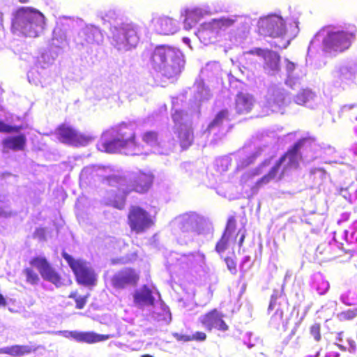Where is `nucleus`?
Here are the masks:
<instances>
[{"mask_svg": "<svg viewBox=\"0 0 357 357\" xmlns=\"http://www.w3.org/2000/svg\"><path fill=\"white\" fill-rule=\"evenodd\" d=\"M98 149L108 153L139 155L142 146L138 143L132 125L122 122L105 131L97 144Z\"/></svg>", "mask_w": 357, "mask_h": 357, "instance_id": "nucleus-1", "label": "nucleus"}, {"mask_svg": "<svg viewBox=\"0 0 357 357\" xmlns=\"http://www.w3.org/2000/svg\"><path fill=\"white\" fill-rule=\"evenodd\" d=\"M149 60L152 67L167 78L178 76L184 66L179 50L168 45H158L151 52Z\"/></svg>", "mask_w": 357, "mask_h": 357, "instance_id": "nucleus-2", "label": "nucleus"}, {"mask_svg": "<svg viewBox=\"0 0 357 357\" xmlns=\"http://www.w3.org/2000/svg\"><path fill=\"white\" fill-rule=\"evenodd\" d=\"M45 24V17L41 12L31 7H22L14 13L11 31L36 38L43 30Z\"/></svg>", "mask_w": 357, "mask_h": 357, "instance_id": "nucleus-3", "label": "nucleus"}, {"mask_svg": "<svg viewBox=\"0 0 357 357\" xmlns=\"http://www.w3.org/2000/svg\"><path fill=\"white\" fill-rule=\"evenodd\" d=\"M140 27L133 22H123L115 27L112 35V43L118 49L130 50L139 43Z\"/></svg>", "mask_w": 357, "mask_h": 357, "instance_id": "nucleus-4", "label": "nucleus"}, {"mask_svg": "<svg viewBox=\"0 0 357 357\" xmlns=\"http://www.w3.org/2000/svg\"><path fill=\"white\" fill-rule=\"evenodd\" d=\"M355 36L352 32L330 31L323 39V50L326 52H343L351 47Z\"/></svg>", "mask_w": 357, "mask_h": 357, "instance_id": "nucleus-5", "label": "nucleus"}, {"mask_svg": "<svg viewBox=\"0 0 357 357\" xmlns=\"http://www.w3.org/2000/svg\"><path fill=\"white\" fill-rule=\"evenodd\" d=\"M123 183H119V195L114 201L113 206L118 208L122 209L125 206L126 196L131 192L134 191L137 193L146 192L151 188V180H120Z\"/></svg>", "mask_w": 357, "mask_h": 357, "instance_id": "nucleus-6", "label": "nucleus"}, {"mask_svg": "<svg viewBox=\"0 0 357 357\" xmlns=\"http://www.w3.org/2000/svg\"><path fill=\"white\" fill-rule=\"evenodd\" d=\"M29 263L38 271L43 280L54 284L56 287L68 286L72 283L69 278H61L46 258L43 257H34Z\"/></svg>", "mask_w": 357, "mask_h": 357, "instance_id": "nucleus-7", "label": "nucleus"}, {"mask_svg": "<svg viewBox=\"0 0 357 357\" xmlns=\"http://www.w3.org/2000/svg\"><path fill=\"white\" fill-rule=\"evenodd\" d=\"M54 135L59 142L76 147L86 146L93 139L92 137L80 133L66 123L58 126Z\"/></svg>", "mask_w": 357, "mask_h": 357, "instance_id": "nucleus-8", "label": "nucleus"}, {"mask_svg": "<svg viewBox=\"0 0 357 357\" xmlns=\"http://www.w3.org/2000/svg\"><path fill=\"white\" fill-rule=\"evenodd\" d=\"M62 256L74 272L79 283L84 285L94 284L96 275L89 264L82 259H75L65 252L62 253Z\"/></svg>", "mask_w": 357, "mask_h": 357, "instance_id": "nucleus-9", "label": "nucleus"}, {"mask_svg": "<svg viewBox=\"0 0 357 357\" xmlns=\"http://www.w3.org/2000/svg\"><path fill=\"white\" fill-rule=\"evenodd\" d=\"M258 32L264 36L278 38L286 33V26L283 19L276 15L261 18L258 22Z\"/></svg>", "mask_w": 357, "mask_h": 357, "instance_id": "nucleus-10", "label": "nucleus"}, {"mask_svg": "<svg viewBox=\"0 0 357 357\" xmlns=\"http://www.w3.org/2000/svg\"><path fill=\"white\" fill-rule=\"evenodd\" d=\"M311 139L307 137L298 139L279 158L280 162L283 163V166L289 172L298 169L299 167V162L302 159L300 150L305 145L310 146L311 144Z\"/></svg>", "mask_w": 357, "mask_h": 357, "instance_id": "nucleus-11", "label": "nucleus"}, {"mask_svg": "<svg viewBox=\"0 0 357 357\" xmlns=\"http://www.w3.org/2000/svg\"><path fill=\"white\" fill-rule=\"evenodd\" d=\"M128 225L136 234L144 233L153 224L150 215L139 206H132L128 216Z\"/></svg>", "mask_w": 357, "mask_h": 357, "instance_id": "nucleus-12", "label": "nucleus"}, {"mask_svg": "<svg viewBox=\"0 0 357 357\" xmlns=\"http://www.w3.org/2000/svg\"><path fill=\"white\" fill-rule=\"evenodd\" d=\"M138 280V275L133 269L125 268L114 275L112 284L115 289H121L136 285Z\"/></svg>", "mask_w": 357, "mask_h": 357, "instance_id": "nucleus-13", "label": "nucleus"}, {"mask_svg": "<svg viewBox=\"0 0 357 357\" xmlns=\"http://www.w3.org/2000/svg\"><path fill=\"white\" fill-rule=\"evenodd\" d=\"M103 35L98 27L93 25L85 26L79 33L77 45L82 47L89 44H98L102 42Z\"/></svg>", "mask_w": 357, "mask_h": 357, "instance_id": "nucleus-14", "label": "nucleus"}, {"mask_svg": "<svg viewBox=\"0 0 357 357\" xmlns=\"http://www.w3.org/2000/svg\"><path fill=\"white\" fill-rule=\"evenodd\" d=\"M222 314L218 310H213L205 315L199 317V320L202 325L208 331H211L213 328L225 331L228 329V326L222 320Z\"/></svg>", "mask_w": 357, "mask_h": 357, "instance_id": "nucleus-15", "label": "nucleus"}, {"mask_svg": "<svg viewBox=\"0 0 357 357\" xmlns=\"http://www.w3.org/2000/svg\"><path fill=\"white\" fill-rule=\"evenodd\" d=\"M151 22L156 31L160 34L172 35L178 29L176 22L167 16H155L152 18Z\"/></svg>", "mask_w": 357, "mask_h": 357, "instance_id": "nucleus-16", "label": "nucleus"}, {"mask_svg": "<svg viewBox=\"0 0 357 357\" xmlns=\"http://www.w3.org/2000/svg\"><path fill=\"white\" fill-rule=\"evenodd\" d=\"M255 99L252 95L238 92L235 98V110L239 115L247 114L250 113L254 106Z\"/></svg>", "mask_w": 357, "mask_h": 357, "instance_id": "nucleus-17", "label": "nucleus"}, {"mask_svg": "<svg viewBox=\"0 0 357 357\" xmlns=\"http://www.w3.org/2000/svg\"><path fill=\"white\" fill-rule=\"evenodd\" d=\"M199 219L198 215L195 213H185L177 217L174 220V224L183 232H190L196 229Z\"/></svg>", "mask_w": 357, "mask_h": 357, "instance_id": "nucleus-18", "label": "nucleus"}, {"mask_svg": "<svg viewBox=\"0 0 357 357\" xmlns=\"http://www.w3.org/2000/svg\"><path fill=\"white\" fill-rule=\"evenodd\" d=\"M2 145L8 150L24 151L26 145V137L24 134L7 137L3 139Z\"/></svg>", "mask_w": 357, "mask_h": 357, "instance_id": "nucleus-19", "label": "nucleus"}, {"mask_svg": "<svg viewBox=\"0 0 357 357\" xmlns=\"http://www.w3.org/2000/svg\"><path fill=\"white\" fill-rule=\"evenodd\" d=\"M133 297L134 303L138 307L154 304L155 298L152 296L151 291L146 286H144L141 289L136 291Z\"/></svg>", "mask_w": 357, "mask_h": 357, "instance_id": "nucleus-20", "label": "nucleus"}, {"mask_svg": "<svg viewBox=\"0 0 357 357\" xmlns=\"http://www.w3.org/2000/svg\"><path fill=\"white\" fill-rule=\"evenodd\" d=\"M264 68L268 73H276L280 70V56L273 50H268L266 54L264 57Z\"/></svg>", "mask_w": 357, "mask_h": 357, "instance_id": "nucleus-21", "label": "nucleus"}, {"mask_svg": "<svg viewBox=\"0 0 357 357\" xmlns=\"http://www.w3.org/2000/svg\"><path fill=\"white\" fill-rule=\"evenodd\" d=\"M178 142L183 150L188 149L194 142V132L191 126L185 125L178 131Z\"/></svg>", "mask_w": 357, "mask_h": 357, "instance_id": "nucleus-22", "label": "nucleus"}, {"mask_svg": "<svg viewBox=\"0 0 357 357\" xmlns=\"http://www.w3.org/2000/svg\"><path fill=\"white\" fill-rule=\"evenodd\" d=\"M236 20L231 17H220L213 19L208 23L206 24V29L212 31L225 30L234 25Z\"/></svg>", "mask_w": 357, "mask_h": 357, "instance_id": "nucleus-23", "label": "nucleus"}, {"mask_svg": "<svg viewBox=\"0 0 357 357\" xmlns=\"http://www.w3.org/2000/svg\"><path fill=\"white\" fill-rule=\"evenodd\" d=\"M37 348H32L29 345H15L0 349V354H9L13 356H21L36 351Z\"/></svg>", "mask_w": 357, "mask_h": 357, "instance_id": "nucleus-24", "label": "nucleus"}, {"mask_svg": "<svg viewBox=\"0 0 357 357\" xmlns=\"http://www.w3.org/2000/svg\"><path fill=\"white\" fill-rule=\"evenodd\" d=\"M263 181L258 180L255 182L254 180H241V192L240 193L244 197L253 196L257 192Z\"/></svg>", "mask_w": 357, "mask_h": 357, "instance_id": "nucleus-25", "label": "nucleus"}, {"mask_svg": "<svg viewBox=\"0 0 357 357\" xmlns=\"http://www.w3.org/2000/svg\"><path fill=\"white\" fill-rule=\"evenodd\" d=\"M108 339V336L97 334L94 332H80L77 331L76 341L79 342H85L93 344Z\"/></svg>", "mask_w": 357, "mask_h": 357, "instance_id": "nucleus-26", "label": "nucleus"}, {"mask_svg": "<svg viewBox=\"0 0 357 357\" xmlns=\"http://www.w3.org/2000/svg\"><path fill=\"white\" fill-rule=\"evenodd\" d=\"M289 173V172L283 166V163L278 160L261 178H282Z\"/></svg>", "mask_w": 357, "mask_h": 357, "instance_id": "nucleus-27", "label": "nucleus"}, {"mask_svg": "<svg viewBox=\"0 0 357 357\" xmlns=\"http://www.w3.org/2000/svg\"><path fill=\"white\" fill-rule=\"evenodd\" d=\"M105 169L98 166H89L84 167L79 176V178H89L93 177H105L103 174Z\"/></svg>", "mask_w": 357, "mask_h": 357, "instance_id": "nucleus-28", "label": "nucleus"}, {"mask_svg": "<svg viewBox=\"0 0 357 357\" xmlns=\"http://www.w3.org/2000/svg\"><path fill=\"white\" fill-rule=\"evenodd\" d=\"M142 140L146 145L155 146L159 145V134L155 130H147L141 135Z\"/></svg>", "mask_w": 357, "mask_h": 357, "instance_id": "nucleus-29", "label": "nucleus"}, {"mask_svg": "<svg viewBox=\"0 0 357 357\" xmlns=\"http://www.w3.org/2000/svg\"><path fill=\"white\" fill-rule=\"evenodd\" d=\"M26 278V282L31 285H37L40 281L38 275L31 268H26L22 271Z\"/></svg>", "mask_w": 357, "mask_h": 357, "instance_id": "nucleus-30", "label": "nucleus"}, {"mask_svg": "<svg viewBox=\"0 0 357 357\" xmlns=\"http://www.w3.org/2000/svg\"><path fill=\"white\" fill-rule=\"evenodd\" d=\"M200 15L197 10L188 11L184 20V24L185 26H186V29H191L192 26L197 24Z\"/></svg>", "mask_w": 357, "mask_h": 357, "instance_id": "nucleus-31", "label": "nucleus"}, {"mask_svg": "<svg viewBox=\"0 0 357 357\" xmlns=\"http://www.w3.org/2000/svg\"><path fill=\"white\" fill-rule=\"evenodd\" d=\"M311 94L312 93L310 91L303 89L296 95L294 100L296 104L303 105L309 101L311 98Z\"/></svg>", "mask_w": 357, "mask_h": 357, "instance_id": "nucleus-32", "label": "nucleus"}, {"mask_svg": "<svg viewBox=\"0 0 357 357\" xmlns=\"http://www.w3.org/2000/svg\"><path fill=\"white\" fill-rule=\"evenodd\" d=\"M229 112L227 109H222L217 113L211 123V126H217L221 125L225 120L228 119Z\"/></svg>", "mask_w": 357, "mask_h": 357, "instance_id": "nucleus-33", "label": "nucleus"}, {"mask_svg": "<svg viewBox=\"0 0 357 357\" xmlns=\"http://www.w3.org/2000/svg\"><path fill=\"white\" fill-rule=\"evenodd\" d=\"M22 129V126H13L5 123L3 121H0V132L3 133H12L18 132Z\"/></svg>", "mask_w": 357, "mask_h": 357, "instance_id": "nucleus-34", "label": "nucleus"}, {"mask_svg": "<svg viewBox=\"0 0 357 357\" xmlns=\"http://www.w3.org/2000/svg\"><path fill=\"white\" fill-rule=\"evenodd\" d=\"M236 228V220L234 217L231 216L229 218L227 223V226L225 228V231L223 234V235H225L226 236H229L231 234V233L234 231Z\"/></svg>", "mask_w": 357, "mask_h": 357, "instance_id": "nucleus-35", "label": "nucleus"}, {"mask_svg": "<svg viewBox=\"0 0 357 357\" xmlns=\"http://www.w3.org/2000/svg\"><path fill=\"white\" fill-rule=\"evenodd\" d=\"M228 241H229V236L222 235L221 239L216 244L215 250L218 253L223 252L227 249Z\"/></svg>", "mask_w": 357, "mask_h": 357, "instance_id": "nucleus-36", "label": "nucleus"}, {"mask_svg": "<svg viewBox=\"0 0 357 357\" xmlns=\"http://www.w3.org/2000/svg\"><path fill=\"white\" fill-rule=\"evenodd\" d=\"M357 316V311L354 310H348L347 311L342 312L339 314L340 319L349 320L352 319Z\"/></svg>", "mask_w": 357, "mask_h": 357, "instance_id": "nucleus-37", "label": "nucleus"}, {"mask_svg": "<svg viewBox=\"0 0 357 357\" xmlns=\"http://www.w3.org/2000/svg\"><path fill=\"white\" fill-rule=\"evenodd\" d=\"M330 288V284L326 280H322L318 285L317 290L320 295L325 294Z\"/></svg>", "mask_w": 357, "mask_h": 357, "instance_id": "nucleus-38", "label": "nucleus"}, {"mask_svg": "<svg viewBox=\"0 0 357 357\" xmlns=\"http://www.w3.org/2000/svg\"><path fill=\"white\" fill-rule=\"evenodd\" d=\"M52 333L55 335H62L63 337L66 338L72 337L73 339L76 340L77 331H59L56 332H52Z\"/></svg>", "mask_w": 357, "mask_h": 357, "instance_id": "nucleus-39", "label": "nucleus"}, {"mask_svg": "<svg viewBox=\"0 0 357 357\" xmlns=\"http://www.w3.org/2000/svg\"><path fill=\"white\" fill-rule=\"evenodd\" d=\"M310 333L314 337L316 341H319L321 340L319 325L314 324L310 328Z\"/></svg>", "mask_w": 357, "mask_h": 357, "instance_id": "nucleus-40", "label": "nucleus"}, {"mask_svg": "<svg viewBox=\"0 0 357 357\" xmlns=\"http://www.w3.org/2000/svg\"><path fill=\"white\" fill-rule=\"evenodd\" d=\"M268 50V49L264 50L259 47H256L249 50L248 54L252 55H257L259 56H261L264 59Z\"/></svg>", "mask_w": 357, "mask_h": 357, "instance_id": "nucleus-41", "label": "nucleus"}, {"mask_svg": "<svg viewBox=\"0 0 357 357\" xmlns=\"http://www.w3.org/2000/svg\"><path fill=\"white\" fill-rule=\"evenodd\" d=\"M312 176L316 178L317 177H319L320 178H322L324 177H326V172L321 169V168H314L312 170Z\"/></svg>", "mask_w": 357, "mask_h": 357, "instance_id": "nucleus-42", "label": "nucleus"}, {"mask_svg": "<svg viewBox=\"0 0 357 357\" xmlns=\"http://www.w3.org/2000/svg\"><path fill=\"white\" fill-rule=\"evenodd\" d=\"M183 112L181 110H176L172 115L173 121L175 123H179L183 119Z\"/></svg>", "mask_w": 357, "mask_h": 357, "instance_id": "nucleus-43", "label": "nucleus"}, {"mask_svg": "<svg viewBox=\"0 0 357 357\" xmlns=\"http://www.w3.org/2000/svg\"><path fill=\"white\" fill-rule=\"evenodd\" d=\"M225 262L227 264V266L228 269L230 271V272L232 274H236V263L231 258H226Z\"/></svg>", "mask_w": 357, "mask_h": 357, "instance_id": "nucleus-44", "label": "nucleus"}, {"mask_svg": "<svg viewBox=\"0 0 357 357\" xmlns=\"http://www.w3.org/2000/svg\"><path fill=\"white\" fill-rule=\"evenodd\" d=\"M87 296H78L75 298L76 307L77 309L84 308L86 303Z\"/></svg>", "mask_w": 357, "mask_h": 357, "instance_id": "nucleus-45", "label": "nucleus"}, {"mask_svg": "<svg viewBox=\"0 0 357 357\" xmlns=\"http://www.w3.org/2000/svg\"><path fill=\"white\" fill-rule=\"evenodd\" d=\"M206 338V335L203 332H196L195 334H193L192 337H191L192 340H195L198 341H204Z\"/></svg>", "mask_w": 357, "mask_h": 357, "instance_id": "nucleus-46", "label": "nucleus"}, {"mask_svg": "<svg viewBox=\"0 0 357 357\" xmlns=\"http://www.w3.org/2000/svg\"><path fill=\"white\" fill-rule=\"evenodd\" d=\"M174 336L176 338L177 340L188 342L191 340V337L188 335H179L178 333H175Z\"/></svg>", "mask_w": 357, "mask_h": 357, "instance_id": "nucleus-47", "label": "nucleus"}, {"mask_svg": "<svg viewBox=\"0 0 357 357\" xmlns=\"http://www.w3.org/2000/svg\"><path fill=\"white\" fill-rule=\"evenodd\" d=\"M340 301L342 303L347 305H351V303L348 301V296L345 294H342L340 296Z\"/></svg>", "mask_w": 357, "mask_h": 357, "instance_id": "nucleus-48", "label": "nucleus"}, {"mask_svg": "<svg viewBox=\"0 0 357 357\" xmlns=\"http://www.w3.org/2000/svg\"><path fill=\"white\" fill-rule=\"evenodd\" d=\"M275 304V299H274L272 297L271 300V302H270V304H269V306H268V310H273L274 308Z\"/></svg>", "mask_w": 357, "mask_h": 357, "instance_id": "nucleus-49", "label": "nucleus"}, {"mask_svg": "<svg viewBox=\"0 0 357 357\" xmlns=\"http://www.w3.org/2000/svg\"><path fill=\"white\" fill-rule=\"evenodd\" d=\"M287 68L289 70H294V63L288 61L287 65Z\"/></svg>", "mask_w": 357, "mask_h": 357, "instance_id": "nucleus-50", "label": "nucleus"}, {"mask_svg": "<svg viewBox=\"0 0 357 357\" xmlns=\"http://www.w3.org/2000/svg\"><path fill=\"white\" fill-rule=\"evenodd\" d=\"M244 239H245V234H242L240 239H239V242H238V244H239V246H241L243 241H244Z\"/></svg>", "mask_w": 357, "mask_h": 357, "instance_id": "nucleus-51", "label": "nucleus"}, {"mask_svg": "<svg viewBox=\"0 0 357 357\" xmlns=\"http://www.w3.org/2000/svg\"><path fill=\"white\" fill-rule=\"evenodd\" d=\"M6 301L3 296L0 294V305H5Z\"/></svg>", "mask_w": 357, "mask_h": 357, "instance_id": "nucleus-52", "label": "nucleus"}, {"mask_svg": "<svg viewBox=\"0 0 357 357\" xmlns=\"http://www.w3.org/2000/svg\"><path fill=\"white\" fill-rule=\"evenodd\" d=\"M346 191H347V189H344V188H341L340 189V195H342L344 197H347V193H346Z\"/></svg>", "mask_w": 357, "mask_h": 357, "instance_id": "nucleus-53", "label": "nucleus"}, {"mask_svg": "<svg viewBox=\"0 0 357 357\" xmlns=\"http://www.w3.org/2000/svg\"><path fill=\"white\" fill-rule=\"evenodd\" d=\"M0 215L7 216L8 213L6 212L1 207H0Z\"/></svg>", "mask_w": 357, "mask_h": 357, "instance_id": "nucleus-54", "label": "nucleus"}, {"mask_svg": "<svg viewBox=\"0 0 357 357\" xmlns=\"http://www.w3.org/2000/svg\"><path fill=\"white\" fill-rule=\"evenodd\" d=\"M69 297L70 298H77L76 297V294L75 293H71L70 295H69Z\"/></svg>", "mask_w": 357, "mask_h": 357, "instance_id": "nucleus-55", "label": "nucleus"}, {"mask_svg": "<svg viewBox=\"0 0 357 357\" xmlns=\"http://www.w3.org/2000/svg\"><path fill=\"white\" fill-rule=\"evenodd\" d=\"M21 3H26L29 1V0H18Z\"/></svg>", "mask_w": 357, "mask_h": 357, "instance_id": "nucleus-56", "label": "nucleus"}, {"mask_svg": "<svg viewBox=\"0 0 357 357\" xmlns=\"http://www.w3.org/2000/svg\"><path fill=\"white\" fill-rule=\"evenodd\" d=\"M2 17H3L2 13L0 12V26H2Z\"/></svg>", "mask_w": 357, "mask_h": 357, "instance_id": "nucleus-57", "label": "nucleus"}, {"mask_svg": "<svg viewBox=\"0 0 357 357\" xmlns=\"http://www.w3.org/2000/svg\"><path fill=\"white\" fill-rule=\"evenodd\" d=\"M337 346L339 347L340 349H344V347L340 344H337Z\"/></svg>", "mask_w": 357, "mask_h": 357, "instance_id": "nucleus-58", "label": "nucleus"}, {"mask_svg": "<svg viewBox=\"0 0 357 357\" xmlns=\"http://www.w3.org/2000/svg\"><path fill=\"white\" fill-rule=\"evenodd\" d=\"M142 357H153V356H152L151 355H149V354H146V355L142 356Z\"/></svg>", "mask_w": 357, "mask_h": 357, "instance_id": "nucleus-59", "label": "nucleus"}, {"mask_svg": "<svg viewBox=\"0 0 357 357\" xmlns=\"http://www.w3.org/2000/svg\"><path fill=\"white\" fill-rule=\"evenodd\" d=\"M319 354H320V353H319V351H318V352L316 354L315 357H319Z\"/></svg>", "mask_w": 357, "mask_h": 357, "instance_id": "nucleus-60", "label": "nucleus"}, {"mask_svg": "<svg viewBox=\"0 0 357 357\" xmlns=\"http://www.w3.org/2000/svg\"><path fill=\"white\" fill-rule=\"evenodd\" d=\"M113 182H116L118 180H116V179H114V180H112Z\"/></svg>", "mask_w": 357, "mask_h": 357, "instance_id": "nucleus-61", "label": "nucleus"}, {"mask_svg": "<svg viewBox=\"0 0 357 357\" xmlns=\"http://www.w3.org/2000/svg\"><path fill=\"white\" fill-rule=\"evenodd\" d=\"M106 178H107V179H109V178H110V177H107Z\"/></svg>", "mask_w": 357, "mask_h": 357, "instance_id": "nucleus-62", "label": "nucleus"}, {"mask_svg": "<svg viewBox=\"0 0 357 357\" xmlns=\"http://www.w3.org/2000/svg\"><path fill=\"white\" fill-rule=\"evenodd\" d=\"M354 311H357V308H356V309H354Z\"/></svg>", "mask_w": 357, "mask_h": 357, "instance_id": "nucleus-63", "label": "nucleus"}]
</instances>
